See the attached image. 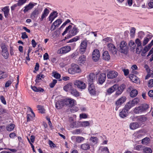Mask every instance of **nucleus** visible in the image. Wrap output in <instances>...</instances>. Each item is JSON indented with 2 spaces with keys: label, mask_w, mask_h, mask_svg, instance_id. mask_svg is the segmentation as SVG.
Here are the masks:
<instances>
[{
  "label": "nucleus",
  "mask_w": 153,
  "mask_h": 153,
  "mask_svg": "<svg viewBox=\"0 0 153 153\" xmlns=\"http://www.w3.org/2000/svg\"><path fill=\"white\" fill-rule=\"evenodd\" d=\"M64 103L65 104L67 105H68L69 106L71 107L72 108L71 110L75 111H76L78 110L77 108H75V109H74V99H66L63 100Z\"/></svg>",
  "instance_id": "nucleus-1"
},
{
  "label": "nucleus",
  "mask_w": 153,
  "mask_h": 153,
  "mask_svg": "<svg viewBox=\"0 0 153 153\" xmlns=\"http://www.w3.org/2000/svg\"><path fill=\"white\" fill-rule=\"evenodd\" d=\"M69 73L74 74L76 73H79L81 72V70L78 65L75 64L72 65L71 68L68 70Z\"/></svg>",
  "instance_id": "nucleus-2"
},
{
  "label": "nucleus",
  "mask_w": 153,
  "mask_h": 153,
  "mask_svg": "<svg viewBox=\"0 0 153 153\" xmlns=\"http://www.w3.org/2000/svg\"><path fill=\"white\" fill-rule=\"evenodd\" d=\"M126 100V98L125 97H122L118 99L115 102V105L116 106L115 109L117 111L120 107L124 102Z\"/></svg>",
  "instance_id": "nucleus-3"
},
{
  "label": "nucleus",
  "mask_w": 153,
  "mask_h": 153,
  "mask_svg": "<svg viewBox=\"0 0 153 153\" xmlns=\"http://www.w3.org/2000/svg\"><path fill=\"white\" fill-rule=\"evenodd\" d=\"M100 54L99 51L97 49H95L93 51L92 55V58L94 61L97 62L99 59Z\"/></svg>",
  "instance_id": "nucleus-4"
},
{
  "label": "nucleus",
  "mask_w": 153,
  "mask_h": 153,
  "mask_svg": "<svg viewBox=\"0 0 153 153\" xmlns=\"http://www.w3.org/2000/svg\"><path fill=\"white\" fill-rule=\"evenodd\" d=\"M77 28L74 26L72 29L69 31V33L67 35L65 38L69 39L72 36H75L78 32Z\"/></svg>",
  "instance_id": "nucleus-5"
},
{
  "label": "nucleus",
  "mask_w": 153,
  "mask_h": 153,
  "mask_svg": "<svg viewBox=\"0 0 153 153\" xmlns=\"http://www.w3.org/2000/svg\"><path fill=\"white\" fill-rule=\"evenodd\" d=\"M75 86L81 89H84L86 87L85 84L83 81L79 80H76L74 82Z\"/></svg>",
  "instance_id": "nucleus-6"
},
{
  "label": "nucleus",
  "mask_w": 153,
  "mask_h": 153,
  "mask_svg": "<svg viewBox=\"0 0 153 153\" xmlns=\"http://www.w3.org/2000/svg\"><path fill=\"white\" fill-rule=\"evenodd\" d=\"M71 49V48L69 46H66L60 48L57 51V53L59 54L65 53L69 52Z\"/></svg>",
  "instance_id": "nucleus-7"
},
{
  "label": "nucleus",
  "mask_w": 153,
  "mask_h": 153,
  "mask_svg": "<svg viewBox=\"0 0 153 153\" xmlns=\"http://www.w3.org/2000/svg\"><path fill=\"white\" fill-rule=\"evenodd\" d=\"M108 50V51L114 54L117 53L116 48L114 45L112 43H109L107 45Z\"/></svg>",
  "instance_id": "nucleus-8"
},
{
  "label": "nucleus",
  "mask_w": 153,
  "mask_h": 153,
  "mask_svg": "<svg viewBox=\"0 0 153 153\" xmlns=\"http://www.w3.org/2000/svg\"><path fill=\"white\" fill-rule=\"evenodd\" d=\"M2 49V55L5 59H7L8 57L9 53L5 45H3L1 46Z\"/></svg>",
  "instance_id": "nucleus-9"
},
{
  "label": "nucleus",
  "mask_w": 153,
  "mask_h": 153,
  "mask_svg": "<svg viewBox=\"0 0 153 153\" xmlns=\"http://www.w3.org/2000/svg\"><path fill=\"white\" fill-rule=\"evenodd\" d=\"M140 106L143 113L149 112L151 111L149 105L146 103L143 104Z\"/></svg>",
  "instance_id": "nucleus-10"
},
{
  "label": "nucleus",
  "mask_w": 153,
  "mask_h": 153,
  "mask_svg": "<svg viewBox=\"0 0 153 153\" xmlns=\"http://www.w3.org/2000/svg\"><path fill=\"white\" fill-rule=\"evenodd\" d=\"M140 106L143 113L149 112L151 111L149 105L146 103L143 104Z\"/></svg>",
  "instance_id": "nucleus-11"
},
{
  "label": "nucleus",
  "mask_w": 153,
  "mask_h": 153,
  "mask_svg": "<svg viewBox=\"0 0 153 153\" xmlns=\"http://www.w3.org/2000/svg\"><path fill=\"white\" fill-rule=\"evenodd\" d=\"M88 90L91 95L95 96L96 95L95 88L94 84H89Z\"/></svg>",
  "instance_id": "nucleus-12"
},
{
  "label": "nucleus",
  "mask_w": 153,
  "mask_h": 153,
  "mask_svg": "<svg viewBox=\"0 0 153 153\" xmlns=\"http://www.w3.org/2000/svg\"><path fill=\"white\" fill-rule=\"evenodd\" d=\"M96 80L95 76L93 73H90L88 76V84H93V82Z\"/></svg>",
  "instance_id": "nucleus-13"
},
{
  "label": "nucleus",
  "mask_w": 153,
  "mask_h": 153,
  "mask_svg": "<svg viewBox=\"0 0 153 153\" xmlns=\"http://www.w3.org/2000/svg\"><path fill=\"white\" fill-rule=\"evenodd\" d=\"M118 73L114 71H110L108 72L107 77L108 79H113L117 77Z\"/></svg>",
  "instance_id": "nucleus-14"
},
{
  "label": "nucleus",
  "mask_w": 153,
  "mask_h": 153,
  "mask_svg": "<svg viewBox=\"0 0 153 153\" xmlns=\"http://www.w3.org/2000/svg\"><path fill=\"white\" fill-rule=\"evenodd\" d=\"M87 46V43L86 41H83L81 42L80 46V50L82 53H83L85 51Z\"/></svg>",
  "instance_id": "nucleus-15"
},
{
  "label": "nucleus",
  "mask_w": 153,
  "mask_h": 153,
  "mask_svg": "<svg viewBox=\"0 0 153 153\" xmlns=\"http://www.w3.org/2000/svg\"><path fill=\"white\" fill-rule=\"evenodd\" d=\"M125 88V85L124 84H122L120 86H118L117 85V91L116 92V94L117 95L120 94L123 92Z\"/></svg>",
  "instance_id": "nucleus-16"
},
{
  "label": "nucleus",
  "mask_w": 153,
  "mask_h": 153,
  "mask_svg": "<svg viewBox=\"0 0 153 153\" xmlns=\"http://www.w3.org/2000/svg\"><path fill=\"white\" fill-rule=\"evenodd\" d=\"M106 78V75L105 73H102L100 75L98 79L99 83L102 84L104 83Z\"/></svg>",
  "instance_id": "nucleus-17"
},
{
  "label": "nucleus",
  "mask_w": 153,
  "mask_h": 153,
  "mask_svg": "<svg viewBox=\"0 0 153 153\" xmlns=\"http://www.w3.org/2000/svg\"><path fill=\"white\" fill-rule=\"evenodd\" d=\"M117 85L115 84L107 89V92L108 94H111L117 89Z\"/></svg>",
  "instance_id": "nucleus-18"
},
{
  "label": "nucleus",
  "mask_w": 153,
  "mask_h": 153,
  "mask_svg": "<svg viewBox=\"0 0 153 153\" xmlns=\"http://www.w3.org/2000/svg\"><path fill=\"white\" fill-rule=\"evenodd\" d=\"M57 13L56 11H54L51 13L49 17V20L51 21V23L54 19L57 17Z\"/></svg>",
  "instance_id": "nucleus-19"
},
{
  "label": "nucleus",
  "mask_w": 153,
  "mask_h": 153,
  "mask_svg": "<svg viewBox=\"0 0 153 153\" xmlns=\"http://www.w3.org/2000/svg\"><path fill=\"white\" fill-rule=\"evenodd\" d=\"M129 78L132 81L135 83H137L139 81V79L137 77L133 74L129 75Z\"/></svg>",
  "instance_id": "nucleus-20"
},
{
  "label": "nucleus",
  "mask_w": 153,
  "mask_h": 153,
  "mask_svg": "<svg viewBox=\"0 0 153 153\" xmlns=\"http://www.w3.org/2000/svg\"><path fill=\"white\" fill-rule=\"evenodd\" d=\"M39 13V11L38 9H35L32 13L30 15V17L32 19H34L35 18H37Z\"/></svg>",
  "instance_id": "nucleus-21"
},
{
  "label": "nucleus",
  "mask_w": 153,
  "mask_h": 153,
  "mask_svg": "<svg viewBox=\"0 0 153 153\" xmlns=\"http://www.w3.org/2000/svg\"><path fill=\"white\" fill-rule=\"evenodd\" d=\"M128 46L129 47H130L131 51H134L136 45L135 43L133 41L130 40L129 42Z\"/></svg>",
  "instance_id": "nucleus-22"
},
{
  "label": "nucleus",
  "mask_w": 153,
  "mask_h": 153,
  "mask_svg": "<svg viewBox=\"0 0 153 153\" xmlns=\"http://www.w3.org/2000/svg\"><path fill=\"white\" fill-rule=\"evenodd\" d=\"M64 104L63 100H59L56 103V107L57 109H59L63 106Z\"/></svg>",
  "instance_id": "nucleus-23"
},
{
  "label": "nucleus",
  "mask_w": 153,
  "mask_h": 153,
  "mask_svg": "<svg viewBox=\"0 0 153 153\" xmlns=\"http://www.w3.org/2000/svg\"><path fill=\"white\" fill-rule=\"evenodd\" d=\"M49 12V11L48 9L46 8L44 10L40 19L41 21H42L43 19L48 15Z\"/></svg>",
  "instance_id": "nucleus-24"
},
{
  "label": "nucleus",
  "mask_w": 153,
  "mask_h": 153,
  "mask_svg": "<svg viewBox=\"0 0 153 153\" xmlns=\"http://www.w3.org/2000/svg\"><path fill=\"white\" fill-rule=\"evenodd\" d=\"M103 59L106 61H108L110 59V56L108 52L107 51H104L102 54Z\"/></svg>",
  "instance_id": "nucleus-25"
},
{
  "label": "nucleus",
  "mask_w": 153,
  "mask_h": 153,
  "mask_svg": "<svg viewBox=\"0 0 153 153\" xmlns=\"http://www.w3.org/2000/svg\"><path fill=\"white\" fill-rule=\"evenodd\" d=\"M34 6V4L32 3H30L28 5L26 6L24 10V11L26 12L28 10L32 9Z\"/></svg>",
  "instance_id": "nucleus-26"
},
{
  "label": "nucleus",
  "mask_w": 153,
  "mask_h": 153,
  "mask_svg": "<svg viewBox=\"0 0 153 153\" xmlns=\"http://www.w3.org/2000/svg\"><path fill=\"white\" fill-rule=\"evenodd\" d=\"M128 112L127 111H126L123 109L120 112L119 115L122 118H124L128 115Z\"/></svg>",
  "instance_id": "nucleus-27"
},
{
  "label": "nucleus",
  "mask_w": 153,
  "mask_h": 153,
  "mask_svg": "<svg viewBox=\"0 0 153 153\" xmlns=\"http://www.w3.org/2000/svg\"><path fill=\"white\" fill-rule=\"evenodd\" d=\"M2 10L1 12H2V11L4 12V16L6 18H7L8 16V14L9 11V9L8 7H5L2 9Z\"/></svg>",
  "instance_id": "nucleus-28"
},
{
  "label": "nucleus",
  "mask_w": 153,
  "mask_h": 153,
  "mask_svg": "<svg viewBox=\"0 0 153 153\" xmlns=\"http://www.w3.org/2000/svg\"><path fill=\"white\" fill-rule=\"evenodd\" d=\"M122 47V48L119 49L120 52L121 53L127 54L128 52V48L127 46Z\"/></svg>",
  "instance_id": "nucleus-29"
},
{
  "label": "nucleus",
  "mask_w": 153,
  "mask_h": 153,
  "mask_svg": "<svg viewBox=\"0 0 153 153\" xmlns=\"http://www.w3.org/2000/svg\"><path fill=\"white\" fill-rule=\"evenodd\" d=\"M139 124L136 122H134L131 123L130 124V128L132 129H135L139 127Z\"/></svg>",
  "instance_id": "nucleus-30"
},
{
  "label": "nucleus",
  "mask_w": 153,
  "mask_h": 153,
  "mask_svg": "<svg viewBox=\"0 0 153 153\" xmlns=\"http://www.w3.org/2000/svg\"><path fill=\"white\" fill-rule=\"evenodd\" d=\"M153 45V39L152 41L147 46H146L144 47L143 50L147 52L150 49L151 47Z\"/></svg>",
  "instance_id": "nucleus-31"
},
{
  "label": "nucleus",
  "mask_w": 153,
  "mask_h": 153,
  "mask_svg": "<svg viewBox=\"0 0 153 153\" xmlns=\"http://www.w3.org/2000/svg\"><path fill=\"white\" fill-rule=\"evenodd\" d=\"M71 93L72 94L76 97L79 96V93L76 89L72 88L71 90Z\"/></svg>",
  "instance_id": "nucleus-32"
},
{
  "label": "nucleus",
  "mask_w": 153,
  "mask_h": 153,
  "mask_svg": "<svg viewBox=\"0 0 153 153\" xmlns=\"http://www.w3.org/2000/svg\"><path fill=\"white\" fill-rule=\"evenodd\" d=\"M133 111L134 113L136 114H140L143 113L140 106L135 108Z\"/></svg>",
  "instance_id": "nucleus-33"
},
{
  "label": "nucleus",
  "mask_w": 153,
  "mask_h": 153,
  "mask_svg": "<svg viewBox=\"0 0 153 153\" xmlns=\"http://www.w3.org/2000/svg\"><path fill=\"white\" fill-rule=\"evenodd\" d=\"M138 93V91L137 90L133 89L130 93V96L131 97H134L137 95Z\"/></svg>",
  "instance_id": "nucleus-34"
},
{
  "label": "nucleus",
  "mask_w": 153,
  "mask_h": 153,
  "mask_svg": "<svg viewBox=\"0 0 153 153\" xmlns=\"http://www.w3.org/2000/svg\"><path fill=\"white\" fill-rule=\"evenodd\" d=\"M15 125L13 124H10L7 125L6 127V129L8 131H12L14 128Z\"/></svg>",
  "instance_id": "nucleus-35"
},
{
  "label": "nucleus",
  "mask_w": 153,
  "mask_h": 153,
  "mask_svg": "<svg viewBox=\"0 0 153 153\" xmlns=\"http://www.w3.org/2000/svg\"><path fill=\"white\" fill-rule=\"evenodd\" d=\"M85 56L84 55L80 56L78 60L79 63L84 64L85 62Z\"/></svg>",
  "instance_id": "nucleus-36"
},
{
  "label": "nucleus",
  "mask_w": 153,
  "mask_h": 153,
  "mask_svg": "<svg viewBox=\"0 0 153 153\" xmlns=\"http://www.w3.org/2000/svg\"><path fill=\"white\" fill-rule=\"evenodd\" d=\"M139 100L138 98H135L131 101V104L133 106L137 104L139 102Z\"/></svg>",
  "instance_id": "nucleus-37"
},
{
  "label": "nucleus",
  "mask_w": 153,
  "mask_h": 153,
  "mask_svg": "<svg viewBox=\"0 0 153 153\" xmlns=\"http://www.w3.org/2000/svg\"><path fill=\"white\" fill-rule=\"evenodd\" d=\"M72 88V85L70 84H67L63 88L66 91H68L69 90H71Z\"/></svg>",
  "instance_id": "nucleus-38"
},
{
  "label": "nucleus",
  "mask_w": 153,
  "mask_h": 153,
  "mask_svg": "<svg viewBox=\"0 0 153 153\" xmlns=\"http://www.w3.org/2000/svg\"><path fill=\"white\" fill-rule=\"evenodd\" d=\"M150 140L149 137H146L143 139L142 140V143L143 144H147L148 143Z\"/></svg>",
  "instance_id": "nucleus-39"
},
{
  "label": "nucleus",
  "mask_w": 153,
  "mask_h": 153,
  "mask_svg": "<svg viewBox=\"0 0 153 153\" xmlns=\"http://www.w3.org/2000/svg\"><path fill=\"white\" fill-rule=\"evenodd\" d=\"M81 147L84 150H87L90 148L89 145L87 144H83L81 145Z\"/></svg>",
  "instance_id": "nucleus-40"
},
{
  "label": "nucleus",
  "mask_w": 153,
  "mask_h": 153,
  "mask_svg": "<svg viewBox=\"0 0 153 153\" xmlns=\"http://www.w3.org/2000/svg\"><path fill=\"white\" fill-rule=\"evenodd\" d=\"M89 140L92 141L93 143L96 144L97 143L98 139L96 137H91L90 138Z\"/></svg>",
  "instance_id": "nucleus-41"
},
{
  "label": "nucleus",
  "mask_w": 153,
  "mask_h": 153,
  "mask_svg": "<svg viewBox=\"0 0 153 153\" xmlns=\"http://www.w3.org/2000/svg\"><path fill=\"white\" fill-rule=\"evenodd\" d=\"M62 22V21L61 19H59L56 20L53 22V24H54L56 27H58Z\"/></svg>",
  "instance_id": "nucleus-42"
},
{
  "label": "nucleus",
  "mask_w": 153,
  "mask_h": 153,
  "mask_svg": "<svg viewBox=\"0 0 153 153\" xmlns=\"http://www.w3.org/2000/svg\"><path fill=\"white\" fill-rule=\"evenodd\" d=\"M132 106V105L131 104H130L129 103H127L125 105V107L123 109L126 111H127L128 112L129 109Z\"/></svg>",
  "instance_id": "nucleus-43"
},
{
  "label": "nucleus",
  "mask_w": 153,
  "mask_h": 153,
  "mask_svg": "<svg viewBox=\"0 0 153 153\" xmlns=\"http://www.w3.org/2000/svg\"><path fill=\"white\" fill-rule=\"evenodd\" d=\"M84 138L82 137L78 136L76 137V141L78 143H80L83 141Z\"/></svg>",
  "instance_id": "nucleus-44"
},
{
  "label": "nucleus",
  "mask_w": 153,
  "mask_h": 153,
  "mask_svg": "<svg viewBox=\"0 0 153 153\" xmlns=\"http://www.w3.org/2000/svg\"><path fill=\"white\" fill-rule=\"evenodd\" d=\"M143 49V47L142 46H140L139 47H137V46L136 48V53L139 54L140 53L141 51H142Z\"/></svg>",
  "instance_id": "nucleus-45"
},
{
  "label": "nucleus",
  "mask_w": 153,
  "mask_h": 153,
  "mask_svg": "<svg viewBox=\"0 0 153 153\" xmlns=\"http://www.w3.org/2000/svg\"><path fill=\"white\" fill-rule=\"evenodd\" d=\"M103 41H104L105 42V43H106L107 42H110L111 43L112 42V39L110 37H106L102 40Z\"/></svg>",
  "instance_id": "nucleus-46"
},
{
  "label": "nucleus",
  "mask_w": 153,
  "mask_h": 153,
  "mask_svg": "<svg viewBox=\"0 0 153 153\" xmlns=\"http://www.w3.org/2000/svg\"><path fill=\"white\" fill-rule=\"evenodd\" d=\"M81 124L82 126L84 127H85L89 126L90 123L88 121H85L81 122Z\"/></svg>",
  "instance_id": "nucleus-47"
},
{
  "label": "nucleus",
  "mask_w": 153,
  "mask_h": 153,
  "mask_svg": "<svg viewBox=\"0 0 153 153\" xmlns=\"http://www.w3.org/2000/svg\"><path fill=\"white\" fill-rule=\"evenodd\" d=\"M150 39L147 37H145L144 38V40L143 43V45L144 46L146 45L148 42L149 41Z\"/></svg>",
  "instance_id": "nucleus-48"
},
{
  "label": "nucleus",
  "mask_w": 153,
  "mask_h": 153,
  "mask_svg": "<svg viewBox=\"0 0 153 153\" xmlns=\"http://www.w3.org/2000/svg\"><path fill=\"white\" fill-rule=\"evenodd\" d=\"M138 120L142 122H145L147 120V118L145 116H140L138 117Z\"/></svg>",
  "instance_id": "nucleus-49"
},
{
  "label": "nucleus",
  "mask_w": 153,
  "mask_h": 153,
  "mask_svg": "<svg viewBox=\"0 0 153 153\" xmlns=\"http://www.w3.org/2000/svg\"><path fill=\"white\" fill-rule=\"evenodd\" d=\"M143 152L145 153H152V151L150 148L146 147L143 149Z\"/></svg>",
  "instance_id": "nucleus-50"
},
{
  "label": "nucleus",
  "mask_w": 153,
  "mask_h": 153,
  "mask_svg": "<svg viewBox=\"0 0 153 153\" xmlns=\"http://www.w3.org/2000/svg\"><path fill=\"white\" fill-rule=\"evenodd\" d=\"M79 36H76L73 39L70 40L68 42H76L79 39Z\"/></svg>",
  "instance_id": "nucleus-51"
},
{
  "label": "nucleus",
  "mask_w": 153,
  "mask_h": 153,
  "mask_svg": "<svg viewBox=\"0 0 153 153\" xmlns=\"http://www.w3.org/2000/svg\"><path fill=\"white\" fill-rule=\"evenodd\" d=\"M52 74H53V76L55 78L59 79L61 77L60 74L57 73L56 72H53Z\"/></svg>",
  "instance_id": "nucleus-52"
},
{
  "label": "nucleus",
  "mask_w": 153,
  "mask_h": 153,
  "mask_svg": "<svg viewBox=\"0 0 153 153\" xmlns=\"http://www.w3.org/2000/svg\"><path fill=\"white\" fill-rule=\"evenodd\" d=\"M72 27V26L71 25H69L67 27L65 30L62 33V35L64 36L68 32V31Z\"/></svg>",
  "instance_id": "nucleus-53"
},
{
  "label": "nucleus",
  "mask_w": 153,
  "mask_h": 153,
  "mask_svg": "<svg viewBox=\"0 0 153 153\" xmlns=\"http://www.w3.org/2000/svg\"><path fill=\"white\" fill-rule=\"evenodd\" d=\"M57 81L56 79H54L53 81L50 84L49 86L51 88H53L56 84L57 83Z\"/></svg>",
  "instance_id": "nucleus-54"
},
{
  "label": "nucleus",
  "mask_w": 153,
  "mask_h": 153,
  "mask_svg": "<svg viewBox=\"0 0 153 153\" xmlns=\"http://www.w3.org/2000/svg\"><path fill=\"white\" fill-rule=\"evenodd\" d=\"M135 42L137 45V47H139L140 46H142L141 45V41L138 38L137 39L135 40Z\"/></svg>",
  "instance_id": "nucleus-55"
},
{
  "label": "nucleus",
  "mask_w": 153,
  "mask_h": 153,
  "mask_svg": "<svg viewBox=\"0 0 153 153\" xmlns=\"http://www.w3.org/2000/svg\"><path fill=\"white\" fill-rule=\"evenodd\" d=\"M13 80L10 79L8 80L5 83V87L6 88L8 87L11 84L12 82H13Z\"/></svg>",
  "instance_id": "nucleus-56"
},
{
  "label": "nucleus",
  "mask_w": 153,
  "mask_h": 153,
  "mask_svg": "<svg viewBox=\"0 0 153 153\" xmlns=\"http://www.w3.org/2000/svg\"><path fill=\"white\" fill-rule=\"evenodd\" d=\"M127 44L125 41H122L120 44V48H122V47H124L125 46H127Z\"/></svg>",
  "instance_id": "nucleus-57"
},
{
  "label": "nucleus",
  "mask_w": 153,
  "mask_h": 153,
  "mask_svg": "<svg viewBox=\"0 0 153 153\" xmlns=\"http://www.w3.org/2000/svg\"><path fill=\"white\" fill-rule=\"evenodd\" d=\"M37 108H38V110L40 111L41 113L44 112V109L43 108L42 106L38 105L37 106Z\"/></svg>",
  "instance_id": "nucleus-58"
},
{
  "label": "nucleus",
  "mask_w": 153,
  "mask_h": 153,
  "mask_svg": "<svg viewBox=\"0 0 153 153\" xmlns=\"http://www.w3.org/2000/svg\"><path fill=\"white\" fill-rule=\"evenodd\" d=\"M148 86L149 87H153V79H151L149 81Z\"/></svg>",
  "instance_id": "nucleus-59"
},
{
  "label": "nucleus",
  "mask_w": 153,
  "mask_h": 153,
  "mask_svg": "<svg viewBox=\"0 0 153 153\" xmlns=\"http://www.w3.org/2000/svg\"><path fill=\"white\" fill-rule=\"evenodd\" d=\"M143 146L142 145H137L135 148V149L138 150H141L142 148H143Z\"/></svg>",
  "instance_id": "nucleus-60"
},
{
  "label": "nucleus",
  "mask_w": 153,
  "mask_h": 153,
  "mask_svg": "<svg viewBox=\"0 0 153 153\" xmlns=\"http://www.w3.org/2000/svg\"><path fill=\"white\" fill-rule=\"evenodd\" d=\"M70 22L71 21L69 19H67V20L65 22H64L62 25L60 27V28H61L64 27L67 25V24Z\"/></svg>",
  "instance_id": "nucleus-61"
},
{
  "label": "nucleus",
  "mask_w": 153,
  "mask_h": 153,
  "mask_svg": "<svg viewBox=\"0 0 153 153\" xmlns=\"http://www.w3.org/2000/svg\"><path fill=\"white\" fill-rule=\"evenodd\" d=\"M27 122L30 121H31L33 118V117H33V115L31 116L29 114H27Z\"/></svg>",
  "instance_id": "nucleus-62"
},
{
  "label": "nucleus",
  "mask_w": 153,
  "mask_h": 153,
  "mask_svg": "<svg viewBox=\"0 0 153 153\" xmlns=\"http://www.w3.org/2000/svg\"><path fill=\"white\" fill-rule=\"evenodd\" d=\"M0 99L1 100V102L4 105L6 104V102L3 96H1L0 97Z\"/></svg>",
  "instance_id": "nucleus-63"
},
{
  "label": "nucleus",
  "mask_w": 153,
  "mask_h": 153,
  "mask_svg": "<svg viewBox=\"0 0 153 153\" xmlns=\"http://www.w3.org/2000/svg\"><path fill=\"white\" fill-rule=\"evenodd\" d=\"M148 5L150 8H153V0H150L148 3Z\"/></svg>",
  "instance_id": "nucleus-64"
}]
</instances>
